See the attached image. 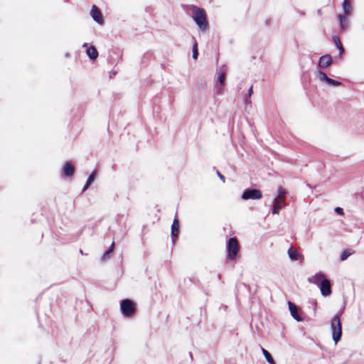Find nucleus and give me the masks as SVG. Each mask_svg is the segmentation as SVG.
Instances as JSON below:
<instances>
[{
    "label": "nucleus",
    "mask_w": 364,
    "mask_h": 364,
    "mask_svg": "<svg viewBox=\"0 0 364 364\" xmlns=\"http://www.w3.org/2000/svg\"><path fill=\"white\" fill-rule=\"evenodd\" d=\"M74 174V166L70 161L64 163L62 168V175L65 178H71Z\"/></svg>",
    "instance_id": "14"
},
{
    "label": "nucleus",
    "mask_w": 364,
    "mask_h": 364,
    "mask_svg": "<svg viewBox=\"0 0 364 364\" xmlns=\"http://www.w3.org/2000/svg\"><path fill=\"white\" fill-rule=\"evenodd\" d=\"M289 310L291 316L297 321H303L305 315L301 309L294 303L288 301Z\"/></svg>",
    "instance_id": "9"
},
{
    "label": "nucleus",
    "mask_w": 364,
    "mask_h": 364,
    "mask_svg": "<svg viewBox=\"0 0 364 364\" xmlns=\"http://www.w3.org/2000/svg\"><path fill=\"white\" fill-rule=\"evenodd\" d=\"M87 46H88L87 43H84L83 45H82V47L83 48H88Z\"/></svg>",
    "instance_id": "32"
},
{
    "label": "nucleus",
    "mask_w": 364,
    "mask_h": 364,
    "mask_svg": "<svg viewBox=\"0 0 364 364\" xmlns=\"http://www.w3.org/2000/svg\"><path fill=\"white\" fill-rule=\"evenodd\" d=\"M318 14L319 15H321V14H322V13H321V9H319L318 10Z\"/></svg>",
    "instance_id": "34"
},
{
    "label": "nucleus",
    "mask_w": 364,
    "mask_h": 364,
    "mask_svg": "<svg viewBox=\"0 0 364 364\" xmlns=\"http://www.w3.org/2000/svg\"><path fill=\"white\" fill-rule=\"evenodd\" d=\"M191 9V17L198 28L203 32L208 30L209 25L205 10L196 5H192Z\"/></svg>",
    "instance_id": "2"
},
{
    "label": "nucleus",
    "mask_w": 364,
    "mask_h": 364,
    "mask_svg": "<svg viewBox=\"0 0 364 364\" xmlns=\"http://www.w3.org/2000/svg\"><path fill=\"white\" fill-rule=\"evenodd\" d=\"M260 349H261V351H262V354H263V355H264H264H266L267 353H269L267 350H266L264 348H263V347H262V346H260Z\"/></svg>",
    "instance_id": "29"
},
{
    "label": "nucleus",
    "mask_w": 364,
    "mask_h": 364,
    "mask_svg": "<svg viewBox=\"0 0 364 364\" xmlns=\"http://www.w3.org/2000/svg\"><path fill=\"white\" fill-rule=\"evenodd\" d=\"M332 41L334 43L336 47L339 50V55H341L344 52L345 49L343 46V44L340 40V38L338 36H333L332 37Z\"/></svg>",
    "instance_id": "21"
},
{
    "label": "nucleus",
    "mask_w": 364,
    "mask_h": 364,
    "mask_svg": "<svg viewBox=\"0 0 364 364\" xmlns=\"http://www.w3.org/2000/svg\"><path fill=\"white\" fill-rule=\"evenodd\" d=\"M287 253L291 261L301 262L304 259V256L298 250H294L292 246L289 248Z\"/></svg>",
    "instance_id": "15"
},
{
    "label": "nucleus",
    "mask_w": 364,
    "mask_h": 364,
    "mask_svg": "<svg viewBox=\"0 0 364 364\" xmlns=\"http://www.w3.org/2000/svg\"><path fill=\"white\" fill-rule=\"evenodd\" d=\"M114 242H112L111 245L109 246V247L105 251V252L103 253V255L101 257V261L102 262H106L108 259L110 258V257L113 252V250H114Z\"/></svg>",
    "instance_id": "20"
},
{
    "label": "nucleus",
    "mask_w": 364,
    "mask_h": 364,
    "mask_svg": "<svg viewBox=\"0 0 364 364\" xmlns=\"http://www.w3.org/2000/svg\"><path fill=\"white\" fill-rule=\"evenodd\" d=\"M354 250L352 249H346L343 251H342L341 255H340V259L341 261L346 260L352 254H353Z\"/></svg>",
    "instance_id": "23"
},
{
    "label": "nucleus",
    "mask_w": 364,
    "mask_h": 364,
    "mask_svg": "<svg viewBox=\"0 0 364 364\" xmlns=\"http://www.w3.org/2000/svg\"><path fill=\"white\" fill-rule=\"evenodd\" d=\"M218 278H219V279H220V278H221V274H219L218 275Z\"/></svg>",
    "instance_id": "35"
},
{
    "label": "nucleus",
    "mask_w": 364,
    "mask_h": 364,
    "mask_svg": "<svg viewBox=\"0 0 364 364\" xmlns=\"http://www.w3.org/2000/svg\"><path fill=\"white\" fill-rule=\"evenodd\" d=\"M189 355L191 359L193 360V353L191 352H189Z\"/></svg>",
    "instance_id": "33"
},
{
    "label": "nucleus",
    "mask_w": 364,
    "mask_h": 364,
    "mask_svg": "<svg viewBox=\"0 0 364 364\" xmlns=\"http://www.w3.org/2000/svg\"><path fill=\"white\" fill-rule=\"evenodd\" d=\"M346 16H344L343 14H338L337 15V19L338 23V31L339 33H343L346 32L349 27V21L347 19Z\"/></svg>",
    "instance_id": "12"
},
{
    "label": "nucleus",
    "mask_w": 364,
    "mask_h": 364,
    "mask_svg": "<svg viewBox=\"0 0 364 364\" xmlns=\"http://www.w3.org/2000/svg\"><path fill=\"white\" fill-rule=\"evenodd\" d=\"M260 349H261V351H262V354H263V355H264H264H266L267 353H269L267 350H266L264 348H263V347H262V346H260Z\"/></svg>",
    "instance_id": "30"
},
{
    "label": "nucleus",
    "mask_w": 364,
    "mask_h": 364,
    "mask_svg": "<svg viewBox=\"0 0 364 364\" xmlns=\"http://www.w3.org/2000/svg\"><path fill=\"white\" fill-rule=\"evenodd\" d=\"M240 247L235 237H230L226 243L227 259L230 261L235 260L238 257Z\"/></svg>",
    "instance_id": "5"
},
{
    "label": "nucleus",
    "mask_w": 364,
    "mask_h": 364,
    "mask_svg": "<svg viewBox=\"0 0 364 364\" xmlns=\"http://www.w3.org/2000/svg\"><path fill=\"white\" fill-rule=\"evenodd\" d=\"M213 168L216 170V173H217L218 176L220 178V179L223 183H225V177L218 169H216V167L214 166Z\"/></svg>",
    "instance_id": "26"
},
{
    "label": "nucleus",
    "mask_w": 364,
    "mask_h": 364,
    "mask_svg": "<svg viewBox=\"0 0 364 364\" xmlns=\"http://www.w3.org/2000/svg\"><path fill=\"white\" fill-rule=\"evenodd\" d=\"M262 198V192L257 188H247L243 191L241 198L244 200H259Z\"/></svg>",
    "instance_id": "6"
},
{
    "label": "nucleus",
    "mask_w": 364,
    "mask_h": 364,
    "mask_svg": "<svg viewBox=\"0 0 364 364\" xmlns=\"http://www.w3.org/2000/svg\"><path fill=\"white\" fill-rule=\"evenodd\" d=\"M193 47H192V53H193L192 58L193 60H197L198 58V55H199L198 48V42L194 37H193Z\"/></svg>",
    "instance_id": "22"
},
{
    "label": "nucleus",
    "mask_w": 364,
    "mask_h": 364,
    "mask_svg": "<svg viewBox=\"0 0 364 364\" xmlns=\"http://www.w3.org/2000/svg\"><path fill=\"white\" fill-rule=\"evenodd\" d=\"M308 281L319 288L323 296H328L331 294V282L323 272L316 273L315 275L309 277Z\"/></svg>",
    "instance_id": "1"
},
{
    "label": "nucleus",
    "mask_w": 364,
    "mask_h": 364,
    "mask_svg": "<svg viewBox=\"0 0 364 364\" xmlns=\"http://www.w3.org/2000/svg\"><path fill=\"white\" fill-rule=\"evenodd\" d=\"M342 9L344 16H350L353 14V9L350 0H343L342 3Z\"/></svg>",
    "instance_id": "18"
},
{
    "label": "nucleus",
    "mask_w": 364,
    "mask_h": 364,
    "mask_svg": "<svg viewBox=\"0 0 364 364\" xmlns=\"http://www.w3.org/2000/svg\"><path fill=\"white\" fill-rule=\"evenodd\" d=\"M334 210H335V213H337L339 215H344V210L341 207L335 208Z\"/></svg>",
    "instance_id": "27"
},
{
    "label": "nucleus",
    "mask_w": 364,
    "mask_h": 364,
    "mask_svg": "<svg viewBox=\"0 0 364 364\" xmlns=\"http://www.w3.org/2000/svg\"><path fill=\"white\" fill-rule=\"evenodd\" d=\"M284 207L282 205H279L274 202L272 203V209L271 210V213L273 215L279 214L282 208Z\"/></svg>",
    "instance_id": "24"
},
{
    "label": "nucleus",
    "mask_w": 364,
    "mask_h": 364,
    "mask_svg": "<svg viewBox=\"0 0 364 364\" xmlns=\"http://www.w3.org/2000/svg\"><path fill=\"white\" fill-rule=\"evenodd\" d=\"M316 74L317 77L321 82H325L331 87H336L341 85L340 81L328 77L327 75L321 70H317Z\"/></svg>",
    "instance_id": "7"
},
{
    "label": "nucleus",
    "mask_w": 364,
    "mask_h": 364,
    "mask_svg": "<svg viewBox=\"0 0 364 364\" xmlns=\"http://www.w3.org/2000/svg\"><path fill=\"white\" fill-rule=\"evenodd\" d=\"M90 16L92 18V19L97 23L100 25H102L104 23V18L102 14V12L100 9L95 5L93 4L92 6L91 10H90Z\"/></svg>",
    "instance_id": "11"
},
{
    "label": "nucleus",
    "mask_w": 364,
    "mask_h": 364,
    "mask_svg": "<svg viewBox=\"0 0 364 364\" xmlns=\"http://www.w3.org/2000/svg\"><path fill=\"white\" fill-rule=\"evenodd\" d=\"M252 94H253V86L252 85V86L249 88V90H248V91H247V95H246V96H245V101H247V97H250L252 96Z\"/></svg>",
    "instance_id": "28"
},
{
    "label": "nucleus",
    "mask_w": 364,
    "mask_h": 364,
    "mask_svg": "<svg viewBox=\"0 0 364 364\" xmlns=\"http://www.w3.org/2000/svg\"><path fill=\"white\" fill-rule=\"evenodd\" d=\"M86 54L91 60H95L98 57V51L95 46L87 48Z\"/></svg>",
    "instance_id": "19"
},
{
    "label": "nucleus",
    "mask_w": 364,
    "mask_h": 364,
    "mask_svg": "<svg viewBox=\"0 0 364 364\" xmlns=\"http://www.w3.org/2000/svg\"><path fill=\"white\" fill-rule=\"evenodd\" d=\"M226 77V71L221 69L218 74L215 80V92L217 95H220L223 87L225 86V80Z\"/></svg>",
    "instance_id": "10"
},
{
    "label": "nucleus",
    "mask_w": 364,
    "mask_h": 364,
    "mask_svg": "<svg viewBox=\"0 0 364 364\" xmlns=\"http://www.w3.org/2000/svg\"><path fill=\"white\" fill-rule=\"evenodd\" d=\"M269 20H267L266 23L269 24Z\"/></svg>",
    "instance_id": "37"
},
{
    "label": "nucleus",
    "mask_w": 364,
    "mask_h": 364,
    "mask_svg": "<svg viewBox=\"0 0 364 364\" xmlns=\"http://www.w3.org/2000/svg\"><path fill=\"white\" fill-rule=\"evenodd\" d=\"M69 55H70V54H69L68 53H67L65 54V56H66V57H68Z\"/></svg>",
    "instance_id": "36"
},
{
    "label": "nucleus",
    "mask_w": 364,
    "mask_h": 364,
    "mask_svg": "<svg viewBox=\"0 0 364 364\" xmlns=\"http://www.w3.org/2000/svg\"><path fill=\"white\" fill-rule=\"evenodd\" d=\"M266 359V361L269 364H277L275 360H274L273 357L272 356L271 353H269L266 355L264 356Z\"/></svg>",
    "instance_id": "25"
},
{
    "label": "nucleus",
    "mask_w": 364,
    "mask_h": 364,
    "mask_svg": "<svg viewBox=\"0 0 364 364\" xmlns=\"http://www.w3.org/2000/svg\"><path fill=\"white\" fill-rule=\"evenodd\" d=\"M289 193L287 189L282 186H279L277 191V196L274 198L273 202L282 205L284 208L287 205V198Z\"/></svg>",
    "instance_id": "8"
},
{
    "label": "nucleus",
    "mask_w": 364,
    "mask_h": 364,
    "mask_svg": "<svg viewBox=\"0 0 364 364\" xmlns=\"http://www.w3.org/2000/svg\"><path fill=\"white\" fill-rule=\"evenodd\" d=\"M180 231V223L179 220L175 217L173 220L171 227V237L172 240V242L174 244L175 240L178 239Z\"/></svg>",
    "instance_id": "13"
},
{
    "label": "nucleus",
    "mask_w": 364,
    "mask_h": 364,
    "mask_svg": "<svg viewBox=\"0 0 364 364\" xmlns=\"http://www.w3.org/2000/svg\"><path fill=\"white\" fill-rule=\"evenodd\" d=\"M301 14H304V11H301Z\"/></svg>",
    "instance_id": "39"
},
{
    "label": "nucleus",
    "mask_w": 364,
    "mask_h": 364,
    "mask_svg": "<svg viewBox=\"0 0 364 364\" xmlns=\"http://www.w3.org/2000/svg\"><path fill=\"white\" fill-rule=\"evenodd\" d=\"M97 176V170L95 168L88 176L86 182L82 188V192L87 191L94 183Z\"/></svg>",
    "instance_id": "16"
},
{
    "label": "nucleus",
    "mask_w": 364,
    "mask_h": 364,
    "mask_svg": "<svg viewBox=\"0 0 364 364\" xmlns=\"http://www.w3.org/2000/svg\"><path fill=\"white\" fill-rule=\"evenodd\" d=\"M115 74H116V72H115V71H113V72H112V73H110L109 77L112 78V76L115 75Z\"/></svg>",
    "instance_id": "31"
},
{
    "label": "nucleus",
    "mask_w": 364,
    "mask_h": 364,
    "mask_svg": "<svg viewBox=\"0 0 364 364\" xmlns=\"http://www.w3.org/2000/svg\"><path fill=\"white\" fill-rule=\"evenodd\" d=\"M120 311L125 318H132L136 313V304L130 299H124L119 303Z\"/></svg>",
    "instance_id": "4"
},
{
    "label": "nucleus",
    "mask_w": 364,
    "mask_h": 364,
    "mask_svg": "<svg viewBox=\"0 0 364 364\" xmlns=\"http://www.w3.org/2000/svg\"><path fill=\"white\" fill-rule=\"evenodd\" d=\"M332 61L333 59L331 55L326 54L320 57L318 65L321 68H326L331 64Z\"/></svg>",
    "instance_id": "17"
},
{
    "label": "nucleus",
    "mask_w": 364,
    "mask_h": 364,
    "mask_svg": "<svg viewBox=\"0 0 364 364\" xmlns=\"http://www.w3.org/2000/svg\"><path fill=\"white\" fill-rule=\"evenodd\" d=\"M80 252L81 254H83V252H82V250H80Z\"/></svg>",
    "instance_id": "38"
},
{
    "label": "nucleus",
    "mask_w": 364,
    "mask_h": 364,
    "mask_svg": "<svg viewBox=\"0 0 364 364\" xmlns=\"http://www.w3.org/2000/svg\"><path fill=\"white\" fill-rule=\"evenodd\" d=\"M345 309V306L336 314L330 321L332 339L335 344H337L342 338V323L341 321V315Z\"/></svg>",
    "instance_id": "3"
}]
</instances>
